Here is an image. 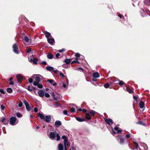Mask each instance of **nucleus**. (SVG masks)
<instances>
[{
	"label": "nucleus",
	"mask_w": 150,
	"mask_h": 150,
	"mask_svg": "<svg viewBox=\"0 0 150 150\" xmlns=\"http://www.w3.org/2000/svg\"><path fill=\"white\" fill-rule=\"evenodd\" d=\"M38 59L36 58H34L33 60V63L35 64H37V62L38 61Z\"/></svg>",
	"instance_id": "obj_23"
},
{
	"label": "nucleus",
	"mask_w": 150,
	"mask_h": 150,
	"mask_svg": "<svg viewBox=\"0 0 150 150\" xmlns=\"http://www.w3.org/2000/svg\"><path fill=\"white\" fill-rule=\"evenodd\" d=\"M39 83V82H36V81L34 82L33 83V84L34 86H38V84Z\"/></svg>",
	"instance_id": "obj_42"
},
{
	"label": "nucleus",
	"mask_w": 150,
	"mask_h": 150,
	"mask_svg": "<svg viewBox=\"0 0 150 150\" xmlns=\"http://www.w3.org/2000/svg\"><path fill=\"white\" fill-rule=\"evenodd\" d=\"M96 113V112L95 111L92 110L90 112V114H91V116H93Z\"/></svg>",
	"instance_id": "obj_30"
},
{
	"label": "nucleus",
	"mask_w": 150,
	"mask_h": 150,
	"mask_svg": "<svg viewBox=\"0 0 150 150\" xmlns=\"http://www.w3.org/2000/svg\"><path fill=\"white\" fill-rule=\"evenodd\" d=\"M62 86L64 87V88H66V84L64 83H63V85H62Z\"/></svg>",
	"instance_id": "obj_63"
},
{
	"label": "nucleus",
	"mask_w": 150,
	"mask_h": 150,
	"mask_svg": "<svg viewBox=\"0 0 150 150\" xmlns=\"http://www.w3.org/2000/svg\"><path fill=\"white\" fill-rule=\"evenodd\" d=\"M46 69L49 71H53V70L54 68L52 67L47 66L46 67Z\"/></svg>",
	"instance_id": "obj_16"
},
{
	"label": "nucleus",
	"mask_w": 150,
	"mask_h": 150,
	"mask_svg": "<svg viewBox=\"0 0 150 150\" xmlns=\"http://www.w3.org/2000/svg\"><path fill=\"white\" fill-rule=\"evenodd\" d=\"M118 139H120V143L121 144H123L124 142V140L123 138H122L121 137H119Z\"/></svg>",
	"instance_id": "obj_22"
},
{
	"label": "nucleus",
	"mask_w": 150,
	"mask_h": 150,
	"mask_svg": "<svg viewBox=\"0 0 150 150\" xmlns=\"http://www.w3.org/2000/svg\"><path fill=\"white\" fill-rule=\"evenodd\" d=\"M64 62L67 64H69L70 63L71 60L69 59H66L64 61Z\"/></svg>",
	"instance_id": "obj_25"
},
{
	"label": "nucleus",
	"mask_w": 150,
	"mask_h": 150,
	"mask_svg": "<svg viewBox=\"0 0 150 150\" xmlns=\"http://www.w3.org/2000/svg\"><path fill=\"white\" fill-rule=\"evenodd\" d=\"M60 55V54L59 53H57L56 55V58H58Z\"/></svg>",
	"instance_id": "obj_53"
},
{
	"label": "nucleus",
	"mask_w": 150,
	"mask_h": 150,
	"mask_svg": "<svg viewBox=\"0 0 150 150\" xmlns=\"http://www.w3.org/2000/svg\"><path fill=\"white\" fill-rule=\"evenodd\" d=\"M56 135V137L57 138V141L59 140L60 139V137L59 134H56L53 132H50V138L52 139H54Z\"/></svg>",
	"instance_id": "obj_2"
},
{
	"label": "nucleus",
	"mask_w": 150,
	"mask_h": 150,
	"mask_svg": "<svg viewBox=\"0 0 150 150\" xmlns=\"http://www.w3.org/2000/svg\"><path fill=\"white\" fill-rule=\"evenodd\" d=\"M47 81L49 82L50 83L52 84L54 81V80L52 79H49L47 80Z\"/></svg>",
	"instance_id": "obj_36"
},
{
	"label": "nucleus",
	"mask_w": 150,
	"mask_h": 150,
	"mask_svg": "<svg viewBox=\"0 0 150 150\" xmlns=\"http://www.w3.org/2000/svg\"><path fill=\"white\" fill-rule=\"evenodd\" d=\"M82 111L83 112H86L87 111V110L85 109H82Z\"/></svg>",
	"instance_id": "obj_59"
},
{
	"label": "nucleus",
	"mask_w": 150,
	"mask_h": 150,
	"mask_svg": "<svg viewBox=\"0 0 150 150\" xmlns=\"http://www.w3.org/2000/svg\"><path fill=\"white\" fill-rule=\"evenodd\" d=\"M34 110L35 112H37L38 111V108H35Z\"/></svg>",
	"instance_id": "obj_49"
},
{
	"label": "nucleus",
	"mask_w": 150,
	"mask_h": 150,
	"mask_svg": "<svg viewBox=\"0 0 150 150\" xmlns=\"http://www.w3.org/2000/svg\"><path fill=\"white\" fill-rule=\"evenodd\" d=\"M47 57L48 58L51 59L53 58V55L51 53H49L47 55Z\"/></svg>",
	"instance_id": "obj_21"
},
{
	"label": "nucleus",
	"mask_w": 150,
	"mask_h": 150,
	"mask_svg": "<svg viewBox=\"0 0 150 150\" xmlns=\"http://www.w3.org/2000/svg\"><path fill=\"white\" fill-rule=\"evenodd\" d=\"M16 116L18 117H22V115L19 112L16 113Z\"/></svg>",
	"instance_id": "obj_28"
},
{
	"label": "nucleus",
	"mask_w": 150,
	"mask_h": 150,
	"mask_svg": "<svg viewBox=\"0 0 150 150\" xmlns=\"http://www.w3.org/2000/svg\"><path fill=\"white\" fill-rule=\"evenodd\" d=\"M23 102L25 106L26 110L28 111H30V110L31 109L28 103L25 100H24L23 101Z\"/></svg>",
	"instance_id": "obj_5"
},
{
	"label": "nucleus",
	"mask_w": 150,
	"mask_h": 150,
	"mask_svg": "<svg viewBox=\"0 0 150 150\" xmlns=\"http://www.w3.org/2000/svg\"><path fill=\"white\" fill-rule=\"evenodd\" d=\"M118 128H118V127H115L114 129H115V130L117 131L118 130Z\"/></svg>",
	"instance_id": "obj_61"
},
{
	"label": "nucleus",
	"mask_w": 150,
	"mask_h": 150,
	"mask_svg": "<svg viewBox=\"0 0 150 150\" xmlns=\"http://www.w3.org/2000/svg\"><path fill=\"white\" fill-rule=\"evenodd\" d=\"M53 71L55 74H57L59 72L58 70L57 69H56V70H53Z\"/></svg>",
	"instance_id": "obj_51"
},
{
	"label": "nucleus",
	"mask_w": 150,
	"mask_h": 150,
	"mask_svg": "<svg viewBox=\"0 0 150 150\" xmlns=\"http://www.w3.org/2000/svg\"><path fill=\"white\" fill-rule=\"evenodd\" d=\"M42 64L43 65H46L47 64V63L45 62H43L42 63Z\"/></svg>",
	"instance_id": "obj_62"
},
{
	"label": "nucleus",
	"mask_w": 150,
	"mask_h": 150,
	"mask_svg": "<svg viewBox=\"0 0 150 150\" xmlns=\"http://www.w3.org/2000/svg\"><path fill=\"white\" fill-rule=\"evenodd\" d=\"M0 92L4 94L5 92L2 89H1L0 90Z\"/></svg>",
	"instance_id": "obj_55"
},
{
	"label": "nucleus",
	"mask_w": 150,
	"mask_h": 150,
	"mask_svg": "<svg viewBox=\"0 0 150 150\" xmlns=\"http://www.w3.org/2000/svg\"><path fill=\"white\" fill-rule=\"evenodd\" d=\"M144 103L143 101H140L139 104L140 108H142L144 107Z\"/></svg>",
	"instance_id": "obj_17"
},
{
	"label": "nucleus",
	"mask_w": 150,
	"mask_h": 150,
	"mask_svg": "<svg viewBox=\"0 0 150 150\" xmlns=\"http://www.w3.org/2000/svg\"><path fill=\"white\" fill-rule=\"evenodd\" d=\"M18 45L17 44H14L13 45V51L15 53L18 54L19 53V51L18 48Z\"/></svg>",
	"instance_id": "obj_3"
},
{
	"label": "nucleus",
	"mask_w": 150,
	"mask_h": 150,
	"mask_svg": "<svg viewBox=\"0 0 150 150\" xmlns=\"http://www.w3.org/2000/svg\"><path fill=\"white\" fill-rule=\"evenodd\" d=\"M23 104L22 102L21 101H20L18 104V106L19 107H21L22 106Z\"/></svg>",
	"instance_id": "obj_35"
},
{
	"label": "nucleus",
	"mask_w": 150,
	"mask_h": 150,
	"mask_svg": "<svg viewBox=\"0 0 150 150\" xmlns=\"http://www.w3.org/2000/svg\"><path fill=\"white\" fill-rule=\"evenodd\" d=\"M9 84L10 85H13L14 84V82L12 81L9 82Z\"/></svg>",
	"instance_id": "obj_57"
},
{
	"label": "nucleus",
	"mask_w": 150,
	"mask_h": 150,
	"mask_svg": "<svg viewBox=\"0 0 150 150\" xmlns=\"http://www.w3.org/2000/svg\"><path fill=\"white\" fill-rule=\"evenodd\" d=\"M110 84L108 83H107L104 84V86L106 88H107L109 87Z\"/></svg>",
	"instance_id": "obj_31"
},
{
	"label": "nucleus",
	"mask_w": 150,
	"mask_h": 150,
	"mask_svg": "<svg viewBox=\"0 0 150 150\" xmlns=\"http://www.w3.org/2000/svg\"><path fill=\"white\" fill-rule=\"evenodd\" d=\"M1 108L2 110H3L5 109V106L3 105H2L1 106Z\"/></svg>",
	"instance_id": "obj_43"
},
{
	"label": "nucleus",
	"mask_w": 150,
	"mask_h": 150,
	"mask_svg": "<svg viewBox=\"0 0 150 150\" xmlns=\"http://www.w3.org/2000/svg\"><path fill=\"white\" fill-rule=\"evenodd\" d=\"M37 86H38V88H42L43 87L42 85L41 84H38Z\"/></svg>",
	"instance_id": "obj_37"
},
{
	"label": "nucleus",
	"mask_w": 150,
	"mask_h": 150,
	"mask_svg": "<svg viewBox=\"0 0 150 150\" xmlns=\"http://www.w3.org/2000/svg\"><path fill=\"white\" fill-rule=\"evenodd\" d=\"M93 76L95 78H98L99 77L100 75L98 72H95L93 73Z\"/></svg>",
	"instance_id": "obj_12"
},
{
	"label": "nucleus",
	"mask_w": 150,
	"mask_h": 150,
	"mask_svg": "<svg viewBox=\"0 0 150 150\" xmlns=\"http://www.w3.org/2000/svg\"><path fill=\"white\" fill-rule=\"evenodd\" d=\"M76 119L78 121L80 122H82L85 121V119H81L80 117H76Z\"/></svg>",
	"instance_id": "obj_19"
},
{
	"label": "nucleus",
	"mask_w": 150,
	"mask_h": 150,
	"mask_svg": "<svg viewBox=\"0 0 150 150\" xmlns=\"http://www.w3.org/2000/svg\"><path fill=\"white\" fill-rule=\"evenodd\" d=\"M38 76H39L38 75ZM40 76H41L39 75ZM35 80L37 82H39L40 81V77L39 76H37L35 78Z\"/></svg>",
	"instance_id": "obj_20"
},
{
	"label": "nucleus",
	"mask_w": 150,
	"mask_h": 150,
	"mask_svg": "<svg viewBox=\"0 0 150 150\" xmlns=\"http://www.w3.org/2000/svg\"><path fill=\"white\" fill-rule=\"evenodd\" d=\"M44 33L45 34L46 37L47 38H48L50 37H51V35L50 33L48 32H47V31H45L44 32Z\"/></svg>",
	"instance_id": "obj_10"
},
{
	"label": "nucleus",
	"mask_w": 150,
	"mask_h": 150,
	"mask_svg": "<svg viewBox=\"0 0 150 150\" xmlns=\"http://www.w3.org/2000/svg\"><path fill=\"white\" fill-rule=\"evenodd\" d=\"M117 80H118V81L119 82V84L120 85L122 86L124 84V83L123 81H120V80H118V79H117Z\"/></svg>",
	"instance_id": "obj_29"
},
{
	"label": "nucleus",
	"mask_w": 150,
	"mask_h": 150,
	"mask_svg": "<svg viewBox=\"0 0 150 150\" xmlns=\"http://www.w3.org/2000/svg\"><path fill=\"white\" fill-rule=\"evenodd\" d=\"M130 137V135L129 134H127L126 135V137L128 139Z\"/></svg>",
	"instance_id": "obj_56"
},
{
	"label": "nucleus",
	"mask_w": 150,
	"mask_h": 150,
	"mask_svg": "<svg viewBox=\"0 0 150 150\" xmlns=\"http://www.w3.org/2000/svg\"><path fill=\"white\" fill-rule=\"evenodd\" d=\"M31 51V50L30 48H28L26 52L27 53H28L30 52Z\"/></svg>",
	"instance_id": "obj_52"
},
{
	"label": "nucleus",
	"mask_w": 150,
	"mask_h": 150,
	"mask_svg": "<svg viewBox=\"0 0 150 150\" xmlns=\"http://www.w3.org/2000/svg\"><path fill=\"white\" fill-rule=\"evenodd\" d=\"M7 91L8 93H11L13 91L12 89L11 88H8L7 89Z\"/></svg>",
	"instance_id": "obj_27"
},
{
	"label": "nucleus",
	"mask_w": 150,
	"mask_h": 150,
	"mask_svg": "<svg viewBox=\"0 0 150 150\" xmlns=\"http://www.w3.org/2000/svg\"><path fill=\"white\" fill-rule=\"evenodd\" d=\"M121 132V130L120 129H118V130L117 131V133H120Z\"/></svg>",
	"instance_id": "obj_60"
},
{
	"label": "nucleus",
	"mask_w": 150,
	"mask_h": 150,
	"mask_svg": "<svg viewBox=\"0 0 150 150\" xmlns=\"http://www.w3.org/2000/svg\"><path fill=\"white\" fill-rule=\"evenodd\" d=\"M75 56L76 57V58L79 57L80 56V54L79 53H76L75 55Z\"/></svg>",
	"instance_id": "obj_39"
},
{
	"label": "nucleus",
	"mask_w": 150,
	"mask_h": 150,
	"mask_svg": "<svg viewBox=\"0 0 150 150\" xmlns=\"http://www.w3.org/2000/svg\"><path fill=\"white\" fill-rule=\"evenodd\" d=\"M85 117L86 119L88 120H90L91 119L90 113H86L85 114Z\"/></svg>",
	"instance_id": "obj_11"
},
{
	"label": "nucleus",
	"mask_w": 150,
	"mask_h": 150,
	"mask_svg": "<svg viewBox=\"0 0 150 150\" xmlns=\"http://www.w3.org/2000/svg\"><path fill=\"white\" fill-rule=\"evenodd\" d=\"M70 111L71 112H75V109L74 108H72L71 109Z\"/></svg>",
	"instance_id": "obj_40"
},
{
	"label": "nucleus",
	"mask_w": 150,
	"mask_h": 150,
	"mask_svg": "<svg viewBox=\"0 0 150 150\" xmlns=\"http://www.w3.org/2000/svg\"><path fill=\"white\" fill-rule=\"evenodd\" d=\"M38 116L39 117L42 119H44V121L47 123H50L51 121V117L50 115L45 117L43 114L39 113Z\"/></svg>",
	"instance_id": "obj_1"
},
{
	"label": "nucleus",
	"mask_w": 150,
	"mask_h": 150,
	"mask_svg": "<svg viewBox=\"0 0 150 150\" xmlns=\"http://www.w3.org/2000/svg\"><path fill=\"white\" fill-rule=\"evenodd\" d=\"M48 42L50 44H53L54 42V40L53 39L47 38Z\"/></svg>",
	"instance_id": "obj_13"
},
{
	"label": "nucleus",
	"mask_w": 150,
	"mask_h": 150,
	"mask_svg": "<svg viewBox=\"0 0 150 150\" xmlns=\"http://www.w3.org/2000/svg\"><path fill=\"white\" fill-rule=\"evenodd\" d=\"M30 87L29 86H28L27 89L30 91H32V90L30 88Z\"/></svg>",
	"instance_id": "obj_54"
},
{
	"label": "nucleus",
	"mask_w": 150,
	"mask_h": 150,
	"mask_svg": "<svg viewBox=\"0 0 150 150\" xmlns=\"http://www.w3.org/2000/svg\"><path fill=\"white\" fill-rule=\"evenodd\" d=\"M24 40L26 42H29V39L27 36H25L24 37Z\"/></svg>",
	"instance_id": "obj_24"
},
{
	"label": "nucleus",
	"mask_w": 150,
	"mask_h": 150,
	"mask_svg": "<svg viewBox=\"0 0 150 150\" xmlns=\"http://www.w3.org/2000/svg\"><path fill=\"white\" fill-rule=\"evenodd\" d=\"M58 150H63V146L62 144L60 143L58 146Z\"/></svg>",
	"instance_id": "obj_14"
},
{
	"label": "nucleus",
	"mask_w": 150,
	"mask_h": 150,
	"mask_svg": "<svg viewBox=\"0 0 150 150\" xmlns=\"http://www.w3.org/2000/svg\"><path fill=\"white\" fill-rule=\"evenodd\" d=\"M38 94L41 97H43L44 95V92L42 90H39L38 92Z\"/></svg>",
	"instance_id": "obj_7"
},
{
	"label": "nucleus",
	"mask_w": 150,
	"mask_h": 150,
	"mask_svg": "<svg viewBox=\"0 0 150 150\" xmlns=\"http://www.w3.org/2000/svg\"><path fill=\"white\" fill-rule=\"evenodd\" d=\"M52 96L54 98V99L55 100H56V101L57 100V98L55 97V95L54 94V93H52Z\"/></svg>",
	"instance_id": "obj_33"
},
{
	"label": "nucleus",
	"mask_w": 150,
	"mask_h": 150,
	"mask_svg": "<svg viewBox=\"0 0 150 150\" xmlns=\"http://www.w3.org/2000/svg\"><path fill=\"white\" fill-rule=\"evenodd\" d=\"M137 123L139 124L142 125V122L141 121H139Z\"/></svg>",
	"instance_id": "obj_58"
},
{
	"label": "nucleus",
	"mask_w": 150,
	"mask_h": 150,
	"mask_svg": "<svg viewBox=\"0 0 150 150\" xmlns=\"http://www.w3.org/2000/svg\"><path fill=\"white\" fill-rule=\"evenodd\" d=\"M64 50H65V49H62L61 50H59V52H62L64 51Z\"/></svg>",
	"instance_id": "obj_48"
},
{
	"label": "nucleus",
	"mask_w": 150,
	"mask_h": 150,
	"mask_svg": "<svg viewBox=\"0 0 150 150\" xmlns=\"http://www.w3.org/2000/svg\"><path fill=\"white\" fill-rule=\"evenodd\" d=\"M44 95L47 98H49L50 96V95L47 93H45Z\"/></svg>",
	"instance_id": "obj_38"
},
{
	"label": "nucleus",
	"mask_w": 150,
	"mask_h": 150,
	"mask_svg": "<svg viewBox=\"0 0 150 150\" xmlns=\"http://www.w3.org/2000/svg\"><path fill=\"white\" fill-rule=\"evenodd\" d=\"M1 122L3 123L5 125H6L8 123V122L5 121V119L3 118L2 119Z\"/></svg>",
	"instance_id": "obj_26"
},
{
	"label": "nucleus",
	"mask_w": 150,
	"mask_h": 150,
	"mask_svg": "<svg viewBox=\"0 0 150 150\" xmlns=\"http://www.w3.org/2000/svg\"><path fill=\"white\" fill-rule=\"evenodd\" d=\"M28 81L30 83H31L33 82V80L31 78L29 79H28Z\"/></svg>",
	"instance_id": "obj_41"
},
{
	"label": "nucleus",
	"mask_w": 150,
	"mask_h": 150,
	"mask_svg": "<svg viewBox=\"0 0 150 150\" xmlns=\"http://www.w3.org/2000/svg\"><path fill=\"white\" fill-rule=\"evenodd\" d=\"M62 139L65 140V139H67L65 135H63L62 137Z\"/></svg>",
	"instance_id": "obj_47"
},
{
	"label": "nucleus",
	"mask_w": 150,
	"mask_h": 150,
	"mask_svg": "<svg viewBox=\"0 0 150 150\" xmlns=\"http://www.w3.org/2000/svg\"><path fill=\"white\" fill-rule=\"evenodd\" d=\"M61 122L59 120L56 121L55 122V126L57 127H59L61 125Z\"/></svg>",
	"instance_id": "obj_8"
},
{
	"label": "nucleus",
	"mask_w": 150,
	"mask_h": 150,
	"mask_svg": "<svg viewBox=\"0 0 150 150\" xmlns=\"http://www.w3.org/2000/svg\"><path fill=\"white\" fill-rule=\"evenodd\" d=\"M64 146H67L69 145V143L68 141V139L64 140Z\"/></svg>",
	"instance_id": "obj_15"
},
{
	"label": "nucleus",
	"mask_w": 150,
	"mask_h": 150,
	"mask_svg": "<svg viewBox=\"0 0 150 150\" xmlns=\"http://www.w3.org/2000/svg\"><path fill=\"white\" fill-rule=\"evenodd\" d=\"M75 60L73 61H72L71 63V64H72L74 63H76L78 64H80V63L78 61V60H79V58H75Z\"/></svg>",
	"instance_id": "obj_18"
},
{
	"label": "nucleus",
	"mask_w": 150,
	"mask_h": 150,
	"mask_svg": "<svg viewBox=\"0 0 150 150\" xmlns=\"http://www.w3.org/2000/svg\"><path fill=\"white\" fill-rule=\"evenodd\" d=\"M55 105H57V106H59L60 105V104L57 101H56L55 102Z\"/></svg>",
	"instance_id": "obj_44"
},
{
	"label": "nucleus",
	"mask_w": 150,
	"mask_h": 150,
	"mask_svg": "<svg viewBox=\"0 0 150 150\" xmlns=\"http://www.w3.org/2000/svg\"><path fill=\"white\" fill-rule=\"evenodd\" d=\"M134 146H135L136 148L137 149L138 146V144L136 142H134Z\"/></svg>",
	"instance_id": "obj_34"
},
{
	"label": "nucleus",
	"mask_w": 150,
	"mask_h": 150,
	"mask_svg": "<svg viewBox=\"0 0 150 150\" xmlns=\"http://www.w3.org/2000/svg\"><path fill=\"white\" fill-rule=\"evenodd\" d=\"M16 77L18 82H20L22 80L23 78L21 75L20 74H17L16 75Z\"/></svg>",
	"instance_id": "obj_9"
},
{
	"label": "nucleus",
	"mask_w": 150,
	"mask_h": 150,
	"mask_svg": "<svg viewBox=\"0 0 150 150\" xmlns=\"http://www.w3.org/2000/svg\"><path fill=\"white\" fill-rule=\"evenodd\" d=\"M106 123L109 125H111L113 123V122L111 119H106L105 120Z\"/></svg>",
	"instance_id": "obj_6"
},
{
	"label": "nucleus",
	"mask_w": 150,
	"mask_h": 150,
	"mask_svg": "<svg viewBox=\"0 0 150 150\" xmlns=\"http://www.w3.org/2000/svg\"><path fill=\"white\" fill-rule=\"evenodd\" d=\"M126 89L127 91L129 93H132L133 91L130 89L128 88H127Z\"/></svg>",
	"instance_id": "obj_32"
},
{
	"label": "nucleus",
	"mask_w": 150,
	"mask_h": 150,
	"mask_svg": "<svg viewBox=\"0 0 150 150\" xmlns=\"http://www.w3.org/2000/svg\"><path fill=\"white\" fill-rule=\"evenodd\" d=\"M59 75L61 76L62 77H63L65 76L64 75V74L62 72H60L59 73Z\"/></svg>",
	"instance_id": "obj_45"
},
{
	"label": "nucleus",
	"mask_w": 150,
	"mask_h": 150,
	"mask_svg": "<svg viewBox=\"0 0 150 150\" xmlns=\"http://www.w3.org/2000/svg\"><path fill=\"white\" fill-rule=\"evenodd\" d=\"M78 110L80 111H82V109L81 108H79L78 109Z\"/></svg>",
	"instance_id": "obj_64"
},
{
	"label": "nucleus",
	"mask_w": 150,
	"mask_h": 150,
	"mask_svg": "<svg viewBox=\"0 0 150 150\" xmlns=\"http://www.w3.org/2000/svg\"><path fill=\"white\" fill-rule=\"evenodd\" d=\"M16 120V117H11L10 120V124L11 125H14Z\"/></svg>",
	"instance_id": "obj_4"
},
{
	"label": "nucleus",
	"mask_w": 150,
	"mask_h": 150,
	"mask_svg": "<svg viewBox=\"0 0 150 150\" xmlns=\"http://www.w3.org/2000/svg\"><path fill=\"white\" fill-rule=\"evenodd\" d=\"M63 113L64 115H67V110H64L63 111Z\"/></svg>",
	"instance_id": "obj_46"
},
{
	"label": "nucleus",
	"mask_w": 150,
	"mask_h": 150,
	"mask_svg": "<svg viewBox=\"0 0 150 150\" xmlns=\"http://www.w3.org/2000/svg\"><path fill=\"white\" fill-rule=\"evenodd\" d=\"M133 98L136 101H137L138 98L137 96H133Z\"/></svg>",
	"instance_id": "obj_50"
}]
</instances>
